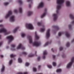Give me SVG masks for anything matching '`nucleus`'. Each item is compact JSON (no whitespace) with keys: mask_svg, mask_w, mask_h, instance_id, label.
Segmentation results:
<instances>
[{"mask_svg":"<svg viewBox=\"0 0 74 74\" xmlns=\"http://www.w3.org/2000/svg\"><path fill=\"white\" fill-rule=\"evenodd\" d=\"M64 0H57V1L56 14L53 13L52 15V16L53 17L54 21H55L57 20L58 19V14L59 12V10L61 8V5L62 4L64 3Z\"/></svg>","mask_w":74,"mask_h":74,"instance_id":"nucleus-1","label":"nucleus"},{"mask_svg":"<svg viewBox=\"0 0 74 74\" xmlns=\"http://www.w3.org/2000/svg\"><path fill=\"white\" fill-rule=\"evenodd\" d=\"M28 40L29 43L30 44H32L33 46H35L36 47H38L40 46L41 43L40 42H37L36 41H35L34 42H32V37L31 36H29L28 37Z\"/></svg>","mask_w":74,"mask_h":74,"instance_id":"nucleus-2","label":"nucleus"},{"mask_svg":"<svg viewBox=\"0 0 74 74\" xmlns=\"http://www.w3.org/2000/svg\"><path fill=\"white\" fill-rule=\"evenodd\" d=\"M74 58H72L71 61L68 63L66 66V69H70V68H71V66H72V64H73V63L74 62Z\"/></svg>","mask_w":74,"mask_h":74,"instance_id":"nucleus-3","label":"nucleus"},{"mask_svg":"<svg viewBox=\"0 0 74 74\" xmlns=\"http://www.w3.org/2000/svg\"><path fill=\"white\" fill-rule=\"evenodd\" d=\"M0 33H3L4 35H7L10 33V32L7 31V30L5 28H3L0 29Z\"/></svg>","mask_w":74,"mask_h":74,"instance_id":"nucleus-4","label":"nucleus"},{"mask_svg":"<svg viewBox=\"0 0 74 74\" xmlns=\"http://www.w3.org/2000/svg\"><path fill=\"white\" fill-rule=\"evenodd\" d=\"M25 27L29 29H31V30H33L34 29V27L33 26L32 24L31 23L27 24L25 25Z\"/></svg>","mask_w":74,"mask_h":74,"instance_id":"nucleus-5","label":"nucleus"},{"mask_svg":"<svg viewBox=\"0 0 74 74\" xmlns=\"http://www.w3.org/2000/svg\"><path fill=\"white\" fill-rule=\"evenodd\" d=\"M6 38L8 40V43H10L14 40V38L12 35H10L7 37Z\"/></svg>","mask_w":74,"mask_h":74,"instance_id":"nucleus-6","label":"nucleus"},{"mask_svg":"<svg viewBox=\"0 0 74 74\" xmlns=\"http://www.w3.org/2000/svg\"><path fill=\"white\" fill-rule=\"evenodd\" d=\"M50 29H48L47 31L46 34V37L48 38L50 36Z\"/></svg>","mask_w":74,"mask_h":74,"instance_id":"nucleus-7","label":"nucleus"},{"mask_svg":"<svg viewBox=\"0 0 74 74\" xmlns=\"http://www.w3.org/2000/svg\"><path fill=\"white\" fill-rule=\"evenodd\" d=\"M11 14H12V12H11V11H9L8 13L5 16V18H8V17L11 15Z\"/></svg>","mask_w":74,"mask_h":74,"instance_id":"nucleus-8","label":"nucleus"},{"mask_svg":"<svg viewBox=\"0 0 74 74\" xmlns=\"http://www.w3.org/2000/svg\"><path fill=\"white\" fill-rule=\"evenodd\" d=\"M15 17L14 15H12L10 17V20L11 22H14V21H15Z\"/></svg>","mask_w":74,"mask_h":74,"instance_id":"nucleus-9","label":"nucleus"},{"mask_svg":"<svg viewBox=\"0 0 74 74\" xmlns=\"http://www.w3.org/2000/svg\"><path fill=\"white\" fill-rule=\"evenodd\" d=\"M44 6V2H40L38 7V8H41Z\"/></svg>","mask_w":74,"mask_h":74,"instance_id":"nucleus-10","label":"nucleus"},{"mask_svg":"<svg viewBox=\"0 0 74 74\" xmlns=\"http://www.w3.org/2000/svg\"><path fill=\"white\" fill-rule=\"evenodd\" d=\"M43 54V59H45V56L47 55V51L45 50L44 51Z\"/></svg>","mask_w":74,"mask_h":74,"instance_id":"nucleus-11","label":"nucleus"},{"mask_svg":"<svg viewBox=\"0 0 74 74\" xmlns=\"http://www.w3.org/2000/svg\"><path fill=\"white\" fill-rule=\"evenodd\" d=\"M45 30V28L44 26H43L40 29V31L41 32H44Z\"/></svg>","mask_w":74,"mask_h":74,"instance_id":"nucleus-12","label":"nucleus"},{"mask_svg":"<svg viewBox=\"0 0 74 74\" xmlns=\"http://www.w3.org/2000/svg\"><path fill=\"white\" fill-rule=\"evenodd\" d=\"M46 14H47V10H45L44 13L41 16V18H43V17H44V16H45V15H46Z\"/></svg>","mask_w":74,"mask_h":74,"instance_id":"nucleus-13","label":"nucleus"},{"mask_svg":"<svg viewBox=\"0 0 74 74\" xmlns=\"http://www.w3.org/2000/svg\"><path fill=\"white\" fill-rule=\"evenodd\" d=\"M5 70V66L4 65L2 66V68L1 70V73H3Z\"/></svg>","mask_w":74,"mask_h":74,"instance_id":"nucleus-14","label":"nucleus"},{"mask_svg":"<svg viewBox=\"0 0 74 74\" xmlns=\"http://www.w3.org/2000/svg\"><path fill=\"white\" fill-rule=\"evenodd\" d=\"M70 2L69 1H67L66 2V7H69L70 5Z\"/></svg>","mask_w":74,"mask_h":74,"instance_id":"nucleus-15","label":"nucleus"},{"mask_svg":"<svg viewBox=\"0 0 74 74\" xmlns=\"http://www.w3.org/2000/svg\"><path fill=\"white\" fill-rule=\"evenodd\" d=\"M22 45L21 43L19 44L16 47L17 49H19L21 48H22Z\"/></svg>","mask_w":74,"mask_h":74,"instance_id":"nucleus-16","label":"nucleus"},{"mask_svg":"<svg viewBox=\"0 0 74 74\" xmlns=\"http://www.w3.org/2000/svg\"><path fill=\"white\" fill-rule=\"evenodd\" d=\"M15 46L16 45L15 44L12 45L11 49L12 50V51H14V47H15Z\"/></svg>","mask_w":74,"mask_h":74,"instance_id":"nucleus-17","label":"nucleus"},{"mask_svg":"<svg viewBox=\"0 0 74 74\" xmlns=\"http://www.w3.org/2000/svg\"><path fill=\"white\" fill-rule=\"evenodd\" d=\"M35 38L36 39H39V36H38L37 34V32H35Z\"/></svg>","mask_w":74,"mask_h":74,"instance_id":"nucleus-18","label":"nucleus"},{"mask_svg":"<svg viewBox=\"0 0 74 74\" xmlns=\"http://www.w3.org/2000/svg\"><path fill=\"white\" fill-rule=\"evenodd\" d=\"M19 29V27H16L14 30H13V33H15L16 31H17V30Z\"/></svg>","mask_w":74,"mask_h":74,"instance_id":"nucleus-19","label":"nucleus"},{"mask_svg":"<svg viewBox=\"0 0 74 74\" xmlns=\"http://www.w3.org/2000/svg\"><path fill=\"white\" fill-rule=\"evenodd\" d=\"M33 14V12H29L27 13V15L28 16H30Z\"/></svg>","mask_w":74,"mask_h":74,"instance_id":"nucleus-20","label":"nucleus"},{"mask_svg":"<svg viewBox=\"0 0 74 74\" xmlns=\"http://www.w3.org/2000/svg\"><path fill=\"white\" fill-rule=\"evenodd\" d=\"M62 69H58L56 71V72L57 73H60Z\"/></svg>","mask_w":74,"mask_h":74,"instance_id":"nucleus-21","label":"nucleus"},{"mask_svg":"<svg viewBox=\"0 0 74 74\" xmlns=\"http://www.w3.org/2000/svg\"><path fill=\"white\" fill-rule=\"evenodd\" d=\"M18 62L19 63H22V59L20 58H19L18 59Z\"/></svg>","mask_w":74,"mask_h":74,"instance_id":"nucleus-22","label":"nucleus"},{"mask_svg":"<svg viewBox=\"0 0 74 74\" xmlns=\"http://www.w3.org/2000/svg\"><path fill=\"white\" fill-rule=\"evenodd\" d=\"M52 65L54 67H55L56 66V63L55 62H52Z\"/></svg>","mask_w":74,"mask_h":74,"instance_id":"nucleus-23","label":"nucleus"},{"mask_svg":"<svg viewBox=\"0 0 74 74\" xmlns=\"http://www.w3.org/2000/svg\"><path fill=\"white\" fill-rule=\"evenodd\" d=\"M63 34V32H59L58 34V36H61V35H62V34Z\"/></svg>","mask_w":74,"mask_h":74,"instance_id":"nucleus-24","label":"nucleus"},{"mask_svg":"<svg viewBox=\"0 0 74 74\" xmlns=\"http://www.w3.org/2000/svg\"><path fill=\"white\" fill-rule=\"evenodd\" d=\"M65 35L67 38H69V37H70V35H69L68 32H66L65 34Z\"/></svg>","mask_w":74,"mask_h":74,"instance_id":"nucleus-25","label":"nucleus"},{"mask_svg":"<svg viewBox=\"0 0 74 74\" xmlns=\"http://www.w3.org/2000/svg\"><path fill=\"white\" fill-rule=\"evenodd\" d=\"M48 45V42H46L44 45L43 47H47V46Z\"/></svg>","mask_w":74,"mask_h":74,"instance_id":"nucleus-26","label":"nucleus"},{"mask_svg":"<svg viewBox=\"0 0 74 74\" xmlns=\"http://www.w3.org/2000/svg\"><path fill=\"white\" fill-rule=\"evenodd\" d=\"M12 60H10L9 61V65H11L12 64Z\"/></svg>","mask_w":74,"mask_h":74,"instance_id":"nucleus-27","label":"nucleus"},{"mask_svg":"<svg viewBox=\"0 0 74 74\" xmlns=\"http://www.w3.org/2000/svg\"><path fill=\"white\" fill-rule=\"evenodd\" d=\"M21 36L23 38L25 37V34L24 33H22L21 34Z\"/></svg>","mask_w":74,"mask_h":74,"instance_id":"nucleus-28","label":"nucleus"},{"mask_svg":"<svg viewBox=\"0 0 74 74\" xmlns=\"http://www.w3.org/2000/svg\"><path fill=\"white\" fill-rule=\"evenodd\" d=\"M30 64V63L29 62H27L25 63V66H29Z\"/></svg>","mask_w":74,"mask_h":74,"instance_id":"nucleus-29","label":"nucleus"},{"mask_svg":"<svg viewBox=\"0 0 74 74\" xmlns=\"http://www.w3.org/2000/svg\"><path fill=\"white\" fill-rule=\"evenodd\" d=\"M34 56V55L31 54L28 55V57L29 58H31V57H32V56Z\"/></svg>","mask_w":74,"mask_h":74,"instance_id":"nucleus-30","label":"nucleus"},{"mask_svg":"<svg viewBox=\"0 0 74 74\" xmlns=\"http://www.w3.org/2000/svg\"><path fill=\"white\" fill-rule=\"evenodd\" d=\"M15 56V55H14L13 54H11L10 55V58H14Z\"/></svg>","mask_w":74,"mask_h":74,"instance_id":"nucleus-31","label":"nucleus"},{"mask_svg":"<svg viewBox=\"0 0 74 74\" xmlns=\"http://www.w3.org/2000/svg\"><path fill=\"white\" fill-rule=\"evenodd\" d=\"M33 71L34 72H36L37 71V69L35 68H33Z\"/></svg>","mask_w":74,"mask_h":74,"instance_id":"nucleus-32","label":"nucleus"},{"mask_svg":"<svg viewBox=\"0 0 74 74\" xmlns=\"http://www.w3.org/2000/svg\"><path fill=\"white\" fill-rule=\"evenodd\" d=\"M14 13H15L16 14L17 13V12H18V10H17V9H14Z\"/></svg>","mask_w":74,"mask_h":74,"instance_id":"nucleus-33","label":"nucleus"},{"mask_svg":"<svg viewBox=\"0 0 74 74\" xmlns=\"http://www.w3.org/2000/svg\"><path fill=\"white\" fill-rule=\"evenodd\" d=\"M47 66L49 69H51V68H52V66H51V65H47Z\"/></svg>","mask_w":74,"mask_h":74,"instance_id":"nucleus-34","label":"nucleus"},{"mask_svg":"<svg viewBox=\"0 0 74 74\" xmlns=\"http://www.w3.org/2000/svg\"><path fill=\"white\" fill-rule=\"evenodd\" d=\"M9 3L8 2H5L4 3V4L5 5H7L9 4Z\"/></svg>","mask_w":74,"mask_h":74,"instance_id":"nucleus-35","label":"nucleus"},{"mask_svg":"<svg viewBox=\"0 0 74 74\" xmlns=\"http://www.w3.org/2000/svg\"><path fill=\"white\" fill-rule=\"evenodd\" d=\"M19 11L20 12H21L22 11V8H19Z\"/></svg>","mask_w":74,"mask_h":74,"instance_id":"nucleus-36","label":"nucleus"},{"mask_svg":"<svg viewBox=\"0 0 74 74\" xmlns=\"http://www.w3.org/2000/svg\"><path fill=\"white\" fill-rule=\"evenodd\" d=\"M18 2L20 4H22V1L21 0H19L18 1Z\"/></svg>","mask_w":74,"mask_h":74,"instance_id":"nucleus-37","label":"nucleus"},{"mask_svg":"<svg viewBox=\"0 0 74 74\" xmlns=\"http://www.w3.org/2000/svg\"><path fill=\"white\" fill-rule=\"evenodd\" d=\"M66 45L67 47H68L69 45H70V44H69V42H67L66 43Z\"/></svg>","mask_w":74,"mask_h":74,"instance_id":"nucleus-38","label":"nucleus"},{"mask_svg":"<svg viewBox=\"0 0 74 74\" xmlns=\"http://www.w3.org/2000/svg\"><path fill=\"white\" fill-rule=\"evenodd\" d=\"M41 23H40V22H38V23H37V25L39 26H40V25H41Z\"/></svg>","mask_w":74,"mask_h":74,"instance_id":"nucleus-39","label":"nucleus"},{"mask_svg":"<svg viewBox=\"0 0 74 74\" xmlns=\"http://www.w3.org/2000/svg\"><path fill=\"white\" fill-rule=\"evenodd\" d=\"M68 27L69 28L71 29V24H69L68 25Z\"/></svg>","mask_w":74,"mask_h":74,"instance_id":"nucleus-40","label":"nucleus"},{"mask_svg":"<svg viewBox=\"0 0 74 74\" xmlns=\"http://www.w3.org/2000/svg\"><path fill=\"white\" fill-rule=\"evenodd\" d=\"M59 49L60 51H62V49H63V48H62V47H61Z\"/></svg>","mask_w":74,"mask_h":74,"instance_id":"nucleus-41","label":"nucleus"},{"mask_svg":"<svg viewBox=\"0 0 74 74\" xmlns=\"http://www.w3.org/2000/svg\"><path fill=\"white\" fill-rule=\"evenodd\" d=\"M28 74V73L27 72H25L23 74Z\"/></svg>","mask_w":74,"mask_h":74,"instance_id":"nucleus-42","label":"nucleus"},{"mask_svg":"<svg viewBox=\"0 0 74 74\" xmlns=\"http://www.w3.org/2000/svg\"><path fill=\"white\" fill-rule=\"evenodd\" d=\"M53 58H55V55H53L52 56Z\"/></svg>","mask_w":74,"mask_h":74,"instance_id":"nucleus-43","label":"nucleus"},{"mask_svg":"<svg viewBox=\"0 0 74 74\" xmlns=\"http://www.w3.org/2000/svg\"><path fill=\"white\" fill-rule=\"evenodd\" d=\"M40 60V57H39L38 58V60Z\"/></svg>","mask_w":74,"mask_h":74,"instance_id":"nucleus-44","label":"nucleus"},{"mask_svg":"<svg viewBox=\"0 0 74 74\" xmlns=\"http://www.w3.org/2000/svg\"><path fill=\"white\" fill-rule=\"evenodd\" d=\"M23 54H24V55H26L27 54V53H26V52H23Z\"/></svg>","mask_w":74,"mask_h":74,"instance_id":"nucleus-45","label":"nucleus"},{"mask_svg":"<svg viewBox=\"0 0 74 74\" xmlns=\"http://www.w3.org/2000/svg\"><path fill=\"white\" fill-rule=\"evenodd\" d=\"M22 49H25V48L24 47L22 48Z\"/></svg>","mask_w":74,"mask_h":74,"instance_id":"nucleus-46","label":"nucleus"},{"mask_svg":"<svg viewBox=\"0 0 74 74\" xmlns=\"http://www.w3.org/2000/svg\"><path fill=\"white\" fill-rule=\"evenodd\" d=\"M38 67L39 68V69H40V67H41V66L39 65L38 66Z\"/></svg>","mask_w":74,"mask_h":74,"instance_id":"nucleus-47","label":"nucleus"},{"mask_svg":"<svg viewBox=\"0 0 74 74\" xmlns=\"http://www.w3.org/2000/svg\"><path fill=\"white\" fill-rule=\"evenodd\" d=\"M1 58H3V55H1Z\"/></svg>","mask_w":74,"mask_h":74,"instance_id":"nucleus-48","label":"nucleus"},{"mask_svg":"<svg viewBox=\"0 0 74 74\" xmlns=\"http://www.w3.org/2000/svg\"><path fill=\"white\" fill-rule=\"evenodd\" d=\"M17 74H22V73H18Z\"/></svg>","mask_w":74,"mask_h":74,"instance_id":"nucleus-49","label":"nucleus"},{"mask_svg":"<svg viewBox=\"0 0 74 74\" xmlns=\"http://www.w3.org/2000/svg\"><path fill=\"white\" fill-rule=\"evenodd\" d=\"M53 48H52L51 49V51H53Z\"/></svg>","mask_w":74,"mask_h":74,"instance_id":"nucleus-50","label":"nucleus"},{"mask_svg":"<svg viewBox=\"0 0 74 74\" xmlns=\"http://www.w3.org/2000/svg\"><path fill=\"white\" fill-rule=\"evenodd\" d=\"M3 26V25H0V27H1Z\"/></svg>","mask_w":74,"mask_h":74,"instance_id":"nucleus-51","label":"nucleus"},{"mask_svg":"<svg viewBox=\"0 0 74 74\" xmlns=\"http://www.w3.org/2000/svg\"><path fill=\"white\" fill-rule=\"evenodd\" d=\"M8 48H9L8 47V46L6 47V49H8Z\"/></svg>","mask_w":74,"mask_h":74,"instance_id":"nucleus-52","label":"nucleus"},{"mask_svg":"<svg viewBox=\"0 0 74 74\" xmlns=\"http://www.w3.org/2000/svg\"><path fill=\"white\" fill-rule=\"evenodd\" d=\"M1 44H2V43L1 42L0 43V46H1Z\"/></svg>","mask_w":74,"mask_h":74,"instance_id":"nucleus-53","label":"nucleus"},{"mask_svg":"<svg viewBox=\"0 0 74 74\" xmlns=\"http://www.w3.org/2000/svg\"><path fill=\"white\" fill-rule=\"evenodd\" d=\"M3 22V21L2 20H0V22Z\"/></svg>","mask_w":74,"mask_h":74,"instance_id":"nucleus-54","label":"nucleus"},{"mask_svg":"<svg viewBox=\"0 0 74 74\" xmlns=\"http://www.w3.org/2000/svg\"><path fill=\"white\" fill-rule=\"evenodd\" d=\"M72 41V42H74V39H73Z\"/></svg>","mask_w":74,"mask_h":74,"instance_id":"nucleus-55","label":"nucleus"},{"mask_svg":"<svg viewBox=\"0 0 74 74\" xmlns=\"http://www.w3.org/2000/svg\"><path fill=\"white\" fill-rule=\"evenodd\" d=\"M37 53V51H35V54L36 55V53Z\"/></svg>","mask_w":74,"mask_h":74,"instance_id":"nucleus-56","label":"nucleus"},{"mask_svg":"<svg viewBox=\"0 0 74 74\" xmlns=\"http://www.w3.org/2000/svg\"><path fill=\"white\" fill-rule=\"evenodd\" d=\"M36 74H42V73H37Z\"/></svg>","mask_w":74,"mask_h":74,"instance_id":"nucleus-57","label":"nucleus"},{"mask_svg":"<svg viewBox=\"0 0 74 74\" xmlns=\"http://www.w3.org/2000/svg\"><path fill=\"white\" fill-rule=\"evenodd\" d=\"M29 7H30V5H29Z\"/></svg>","mask_w":74,"mask_h":74,"instance_id":"nucleus-58","label":"nucleus"},{"mask_svg":"<svg viewBox=\"0 0 74 74\" xmlns=\"http://www.w3.org/2000/svg\"><path fill=\"white\" fill-rule=\"evenodd\" d=\"M1 35H0V38L1 37Z\"/></svg>","mask_w":74,"mask_h":74,"instance_id":"nucleus-59","label":"nucleus"},{"mask_svg":"<svg viewBox=\"0 0 74 74\" xmlns=\"http://www.w3.org/2000/svg\"><path fill=\"white\" fill-rule=\"evenodd\" d=\"M56 29H57V30H58V28H56Z\"/></svg>","mask_w":74,"mask_h":74,"instance_id":"nucleus-60","label":"nucleus"}]
</instances>
